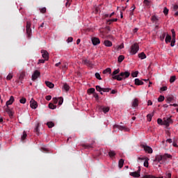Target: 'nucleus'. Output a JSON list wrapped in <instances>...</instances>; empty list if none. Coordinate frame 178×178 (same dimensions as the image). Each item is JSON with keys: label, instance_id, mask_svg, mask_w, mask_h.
Wrapping results in <instances>:
<instances>
[{"label": "nucleus", "instance_id": "1", "mask_svg": "<svg viewBox=\"0 0 178 178\" xmlns=\"http://www.w3.org/2000/svg\"><path fill=\"white\" fill-rule=\"evenodd\" d=\"M130 77V72L125 71L120 72V74L113 76V80H118V81H122L123 79H127Z\"/></svg>", "mask_w": 178, "mask_h": 178}, {"label": "nucleus", "instance_id": "2", "mask_svg": "<svg viewBox=\"0 0 178 178\" xmlns=\"http://www.w3.org/2000/svg\"><path fill=\"white\" fill-rule=\"evenodd\" d=\"M139 49H140V47L138 46V44L135 43L131 45L130 53L131 54V55H136V54L138 52Z\"/></svg>", "mask_w": 178, "mask_h": 178}, {"label": "nucleus", "instance_id": "3", "mask_svg": "<svg viewBox=\"0 0 178 178\" xmlns=\"http://www.w3.org/2000/svg\"><path fill=\"white\" fill-rule=\"evenodd\" d=\"M113 129H118V130H120L121 131H130V129L127 128V127L118 124L113 125Z\"/></svg>", "mask_w": 178, "mask_h": 178}, {"label": "nucleus", "instance_id": "4", "mask_svg": "<svg viewBox=\"0 0 178 178\" xmlns=\"http://www.w3.org/2000/svg\"><path fill=\"white\" fill-rule=\"evenodd\" d=\"M26 34L29 38L31 37V23L29 22H26Z\"/></svg>", "mask_w": 178, "mask_h": 178}, {"label": "nucleus", "instance_id": "5", "mask_svg": "<svg viewBox=\"0 0 178 178\" xmlns=\"http://www.w3.org/2000/svg\"><path fill=\"white\" fill-rule=\"evenodd\" d=\"M41 76V73L38 70H35L33 74H32V81H35L39 77Z\"/></svg>", "mask_w": 178, "mask_h": 178}, {"label": "nucleus", "instance_id": "6", "mask_svg": "<svg viewBox=\"0 0 178 178\" xmlns=\"http://www.w3.org/2000/svg\"><path fill=\"white\" fill-rule=\"evenodd\" d=\"M141 147H142V148H143L144 151H145L148 154H152V152H154L152 150V147H151L147 145H141Z\"/></svg>", "mask_w": 178, "mask_h": 178}, {"label": "nucleus", "instance_id": "7", "mask_svg": "<svg viewBox=\"0 0 178 178\" xmlns=\"http://www.w3.org/2000/svg\"><path fill=\"white\" fill-rule=\"evenodd\" d=\"M42 56L44 60H49V53L47 50H42L41 51Z\"/></svg>", "mask_w": 178, "mask_h": 178}, {"label": "nucleus", "instance_id": "8", "mask_svg": "<svg viewBox=\"0 0 178 178\" xmlns=\"http://www.w3.org/2000/svg\"><path fill=\"white\" fill-rule=\"evenodd\" d=\"M154 162H158L159 163H160V165H163V160L162 159V155L161 154L156 155L154 159Z\"/></svg>", "mask_w": 178, "mask_h": 178}, {"label": "nucleus", "instance_id": "9", "mask_svg": "<svg viewBox=\"0 0 178 178\" xmlns=\"http://www.w3.org/2000/svg\"><path fill=\"white\" fill-rule=\"evenodd\" d=\"M30 104V106L32 108V109H37V108H38V104L37 102H35V100H34V99H31Z\"/></svg>", "mask_w": 178, "mask_h": 178}, {"label": "nucleus", "instance_id": "10", "mask_svg": "<svg viewBox=\"0 0 178 178\" xmlns=\"http://www.w3.org/2000/svg\"><path fill=\"white\" fill-rule=\"evenodd\" d=\"M141 172V168L138 167V169L136 172H131L130 176L132 177H140V172Z\"/></svg>", "mask_w": 178, "mask_h": 178}, {"label": "nucleus", "instance_id": "11", "mask_svg": "<svg viewBox=\"0 0 178 178\" xmlns=\"http://www.w3.org/2000/svg\"><path fill=\"white\" fill-rule=\"evenodd\" d=\"M168 158L169 159H172V158H173V156L171 154H169L168 153H165L163 155H162V159H163V163H165V162H166Z\"/></svg>", "mask_w": 178, "mask_h": 178}, {"label": "nucleus", "instance_id": "12", "mask_svg": "<svg viewBox=\"0 0 178 178\" xmlns=\"http://www.w3.org/2000/svg\"><path fill=\"white\" fill-rule=\"evenodd\" d=\"M13 102H15V97L13 96H10V99L6 103V108H9V105H12Z\"/></svg>", "mask_w": 178, "mask_h": 178}, {"label": "nucleus", "instance_id": "13", "mask_svg": "<svg viewBox=\"0 0 178 178\" xmlns=\"http://www.w3.org/2000/svg\"><path fill=\"white\" fill-rule=\"evenodd\" d=\"M82 63H83V65H86V66H88L89 67H92V63L90 60H83Z\"/></svg>", "mask_w": 178, "mask_h": 178}, {"label": "nucleus", "instance_id": "14", "mask_svg": "<svg viewBox=\"0 0 178 178\" xmlns=\"http://www.w3.org/2000/svg\"><path fill=\"white\" fill-rule=\"evenodd\" d=\"M5 112H6V113H8V115H9L10 118H13L14 113L12 111V109L9 108V107H6L5 108Z\"/></svg>", "mask_w": 178, "mask_h": 178}, {"label": "nucleus", "instance_id": "15", "mask_svg": "<svg viewBox=\"0 0 178 178\" xmlns=\"http://www.w3.org/2000/svg\"><path fill=\"white\" fill-rule=\"evenodd\" d=\"M92 42L93 45H98V44H101V40L98 38H92Z\"/></svg>", "mask_w": 178, "mask_h": 178}, {"label": "nucleus", "instance_id": "16", "mask_svg": "<svg viewBox=\"0 0 178 178\" xmlns=\"http://www.w3.org/2000/svg\"><path fill=\"white\" fill-rule=\"evenodd\" d=\"M99 111H102L104 113H108L109 112V107H104V106H100L99 107Z\"/></svg>", "mask_w": 178, "mask_h": 178}, {"label": "nucleus", "instance_id": "17", "mask_svg": "<svg viewBox=\"0 0 178 178\" xmlns=\"http://www.w3.org/2000/svg\"><path fill=\"white\" fill-rule=\"evenodd\" d=\"M108 156H110L111 159H115V156H116V152H115L113 150H110L108 152Z\"/></svg>", "mask_w": 178, "mask_h": 178}, {"label": "nucleus", "instance_id": "18", "mask_svg": "<svg viewBox=\"0 0 178 178\" xmlns=\"http://www.w3.org/2000/svg\"><path fill=\"white\" fill-rule=\"evenodd\" d=\"M172 122V119H170V118H168L166 120H163V124L165 126H169Z\"/></svg>", "mask_w": 178, "mask_h": 178}, {"label": "nucleus", "instance_id": "19", "mask_svg": "<svg viewBox=\"0 0 178 178\" xmlns=\"http://www.w3.org/2000/svg\"><path fill=\"white\" fill-rule=\"evenodd\" d=\"M143 84H144V82H143V81L140 80L139 79H135L136 86H143Z\"/></svg>", "mask_w": 178, "mask_h": 178}, {"label": "nucleus", "instance_id": "20", "mask_svg": "<svg viewBox=\"0 0 178 178\" xmlns=\"http://www.w3.org/2000/svg\"><path fill=\"white\" fill-rule=\"evenodd\" d=\"M45 84L47 86V87H49V88H54V87H55V85H54V83L52 82L46 81H45Z\"/></svg>", "mask_w": 178, "mask_h": 178}, {"label": "nucleus", "instance_id": "21", "mask_svg": "<svg viewBox=\"0 0 178 178\" xmlns=\"http://www.w3.org/2000/svg\"><path fill=\"white\" fill-rule=\"evenodd\" d=\"M175 99V97L173 96H168L166 97V102H168V104H170V102H172V101H173Z\"/></svg>", "mask_w": 178, "mask_h": 178}, {"label": "nucleus", "instance_id": "22", "mask_svg": "<svg viewBox=\"0 0 178 178\" xmlns=\"http://www.w3.org/2000/svg\"><path fill=\"white\" fill-rule=\"evenodd\" d=\"M105 47H112V42L111 40H106L104 42Z\"/></svg>", "mask_w": 178, "mask_h": 178}, {"label": "nucleus", "instance_id": "23", "mask_svg": "<svg viewBox=\"0 0 178 178\" xmlns=\"http://www.w3.org/2000/svg\"><path fill=\"white\" fill-rule=\"evenodd\" d=\"M63 90H65L67 92L70 90V86L67 83H64L63 86Z\"/></svg>", "mask_w": 178, "mask_h": 178}, {"label": "nucleus", "instance_id": "24", "mask_svg": "<svg viewBox=\"0 0 178 178\" xmlns=\"http://www.w3.org/2000/svg\"><path fill=\"white\" fill-rule=\"evenodd\" d=\"M123 165H124V160H123V159H121L118 162V166L120 169H122V168H123Z\"/></svg>", "mask_w": 178, "mask_h": 178}, {"label": "nucleus", "instance_id": "25", "mask_svg": "<svg viewBox=\"0 0 178 178\" xmlns=\"http://www.w3.org/2000/svg\"><path fill=\"white\" fill-rule=\"evenodd\" d=\"M25 76H26V74L24 72H20L19 76V80H20L21 82L23 81Z\"/></svg>", "mask_w": 178, "mask_h": 178}, {"label": "nucleus", "instance_id": "26", "mask_svg": "<svg viewBox=\"0 0 178 178\" xmlns=\"http://www.w3.org/2000/svg\"><path fill=\"white\" fill-rule=\"evenodd\" d=\"M132 106H134V108H136L137 106H138V99H135L133 102H132Z\"/></svg>", "mask_w": 178, "mask_h": 178}, {"label": "nucleus", "instance_id": "27", "mask_svg": "<svg viewBox=\"0 0 178 178\" xmlns=\"http://www.w3.org/2000/svg\"><path fill=\"white\" fill-rule=\"evenodd\" d=\"M138 58H140V59H145L147 58V55H145V53L142 52L138 54Z\"/></svg>", "mask_w": 178, "mask_h": 178}, {"label": "nucleus", "instance_id": "28", "mask_svg": "<svg viewBox=\"0 0 178 178\" xmlns=\"http://www.w3.org/2000/svg\"><path fill=\"white\" fill-rule=\"evenodd\" d=\"M172 41V36H170V35H166L165 37V42L166 44H168V42H171Z\"/></svg>", "mask_w": 178, "mask_h": 178}, {"label": "nucleus", "instance_id": "29", "mask_svg": "<svg viewBox=\"0 0 178 178\" xmlns=\"http://www.w3.org/2000/svg\"><path fill=\"white\" fill-rule=\"evenodd\" d=\"M106 73H109V74H111V73H112V70L109 67L106 68L103 71V74H106Z\"/></svg>", "mask_w": 178, "mask_h": 178}, {"label": "nucleus", "instance_id": "30", "mask_svg": "<svg viewBox=\"0 0 178 178\" xmlns=\"http://www.w3.org/2000/svg\"><path fill=\"white\" fill-rule=\"evenodd\" d=\"M120 72V70L118 68V69L115 70L111 74V76H113V77H115V76H117L116 74H119Z\"/></svg>", "mask_w": 178, "mask_h": 178}, {"label": "nucleus", "instance_id": "31", "mask_svg": "<svg viewBox=\"0 0 178 178\" xmlns=\"http://www.w3.org/2000/svg\"><path fill=\"white\" fill-rule=\"evenodd\" d=\"M47 126H48L49 129H52V127H54L55 126V124L52 122H48L47 123Z\"/></svg>", "mask_w": 178, "mask_h": 178}, {"label": "nucleus", "instance_id": "32", "mask_svg": "<svg viewBox=\"0 0 178 178\" xmlns=\"http://www.w3.org/2000/svg\"><path fill=\"white\" fill-rule=\"evenodd\" d=\"M26 138H27V134L26 133V131H24L23 135L21 137V140L24 141V140H26Z\"/></svg>", "mask_w": 178, "mask_h": 178}, {"label": "nucleus", "instance_id": "33", "mask_svg": "<svg viewBox=\"0 0 178 178\" xmlns=\"http://www.w3.org/2000/svg\"><path fill=\"white\" fill-rule=\"evenodd\" d=\"M124 60V56L120 55L118 56V62L121 63V62H123Z\"/></svg>", "mask_w": 178, "mask_h": 178}, {"label": "nucleus", "instance_id": "34", "mask_svg": "<svg viewBox=\"0 0 178 178\" xmlns=\"http://www.w3.org/2000/svg\"><path fill=\"white\" fill-rule=\"evenodd\" d=\"M95 92V88H91L88 90V94H94Z\"/></svg>", "mask_w": 178, "mask_h": 178}, {"label": "nucleus", "instance_id": "35", "mask_svg": "<svg viewBox=\"0 0 178 178\" xmlns=\"http://www.w3.org/2000/svg\"><path fill=\"white\" fill-rule=\"evenodd\" d=\"M165 101V97L160 95L158 98V102H163Z\"/></svg>", "mask_w": 178, "mask_h": 178}, {"label": "nucleus", "instance_id": "36", "mask_svg": "<svg viewBox=\"0 0 178 178\" xmlns=\"http://www.w3.org/2000/svg\"><path fill=\"white\" fill-rule=\"evenodd\" d=\"M49 109H56V105H54L52 103H49Z\"/></svg>", "mask_w": 178, "mask_h": 178}, {"label": "nucleus", "instance_id": "37", "mask_svg": "<svg viewBox=\"0 0 178 178\" xmlns=\"http://www.w3.org/2000/svg\"><path fill=\"white\" fill-rule=\"evenodd\" d=\"M58 105H62L63 104V97H60L58 98Z\"/></svg>", "mask_w": 178, "mask_h": 178}, {"label": "nucleus", "instance_id": "38", "mask_svg": "<svg viewBox=\"0 0 178 178\" xmlns=\"http://www.w3.org/2000/svg\"><path fill=\"white\" fill-rule=\"evenodd\" d=\"M176 81V76H172L170 78V83H175Z\"/></svg>", "mask_w": 178, "mask_h": 178}, {"label": "nucleus", "instance_id": "39", "mask_svg": "<svg viewBox=\"0 0 178 178\" xmlns=\"http://www.w3.org/2000/svg\"><path fill=\"white\" fill-rule=\"evenodd\" d=\"M152 116H154V115L152 114H148L147 115V119L148 122H151V120H152Z\"/></svg>", "mask_w": 178, "mask_h": 178}, {"label": "nucleus", "instance_id": "40", "mask_svg": "<svg viewBox=\"0 0 178 178\" xmlns=\"http://www.w3.org/2000/svg\"><path fill=\"white\" fill-rule=\"evenodd\" d=\"M95 76L96 79H97V80H102V78H101V74H99V73L96 72Z\"/></svg>", "mask_w": 178, "mask_h": 178}, {"label": "nucleus", "instance_id": "41", "mask_svg": "<svg viewBox=\"0 0 178 178\" xmlns=\"http://www.w3.org/2000/svg\"><path fill=\"white\" fill-rule=\"evenodd\" d=\"M165 37H166V33H163L162 35L160 36V40L161 41H163L165 40Z\"/></svg>", "mask_w": 178, "mask_h": 178}, {"label": "nucleus", "instance_id": "42", "mask_svg": "<svg viewBox=\"0 0 178 178\" xmlns=\"http://www.w3.org/2000/svg\"><path fill=\"white\" fill-rule=\"evenodd\" d=\"M83 147L86 149H90V148H92V145H83Z\"/></svg>", "mask_w": 178, "mask_h": 178}, {"label": "nucleus", "instance_id": "43", "mask_svg": "<svg viewBox=\"0 0 178 178\" xmlns=\"http://www.w3.org/2000/svg\"><path fill=\"white\" fill-rule=\"evenodd\" d=\"M107 22H108V24H111V23L113 22H118V18L108 19Z\"/></svg>", "mask_w": 178, "mask_h": 178}, {"label": "nucleus", "instance_id": "44", "mask_svg": "<svg viewBox=\"0 0 178 178\" xmlns=\"http://www.w3.org/2000/svg\"><path fill=\"white\" fill-rule=\"evenodd\" d=\"M60 68L62 69L63 70H67V64H64L63 65L60 67Z\"/></svg>", "mask_w": 178, "mask_h": 178}, {"label": "nucleus", "instance_id": "45", "mask_svg": "<svg viewBox=\"0 0 178 178\" xmlns=\"http://www.w3.org/2000/svg\"><path fill=\"white\" fill-rule=\"evenodd\" d=\"M132 77H137L138 76V71H136L131 73Z\"/></svg>", "mask_w": 178, "mask_h": 178}, {"label": "nucleus", "instance_id": "46", "mask_svg": "<svg viewBox=\"0 0 178 178\" xmlns=\"http://www.w3.org/2000/svg\"><path fill=\"white\" fill-rule=\"evenodd\" d=\"M102 91H103V92H109V91H111V88H103Z\"/></svg>", "mask_w": 178, "mask_h": 178}, {"label": "nucleus", "instance_id": "47", "mask_svg": "<svg viewBox=\"0 0 178 178\" xmlns=\"http://www.w3.org/2000/svg\"><path fill=\"white\" fill-rule=\"evenodd\" d=\"M96 90L97 91H99V92H101L103 90V88H101L99 86H96Z\"/></svg>", "mask_w": 178, "mask_h": 178}, {"label": "nucleus", "instance_id": "48", "mask_svg": "<svg viewBox=\"0 0 178 178\" xmlns=\"http://www.w3.org/2000/svg\"><path fill=\"white\" fill-rule=\"evenodd\" d=\"M175 42H176V38H172V41H171V43H170L171 47H175Z\"/></svg>", "mask_w": 178, "mask_h": 178}, {"label": "nucleus", "instance_id": "49", "mask_svg": "<svg viewBox=\"0 0 178 178\" xmlns=\"http://www.w3.org/2000/svg\"><path fill=\"white\" fill-rule=\"evenodd\" d=\"M71 2H72V0H67V2H66V3H65V6H66L67 8H69V6H70Z\"/></svg>", "mask_w": 178, "mask_h": 178}, {"label": "nucleus", "instance_id": "50", "mask_svg": "<svg viewBox=\"0 0 178 178\" xmlns=\"http://www.w3.org/2000/svg\"><path fill=\"white\" fill-rule=\"evenodd\" d=\"M163 13H164V15H168V13H169V9H168L166 7H165L163 9Z\"/></svg>", "mask_w": 178, "mask_h": 178}, {"label": "nucleus", "instance_id": "51", "mask_svg": "<svg viewBox=\"0 0 178 178\" xmlns=\"http://www.w3.org/2000/svg\"><path fill=\"white\" fill-rule=\"evenodd\" d=\"M7 80H12V79H13V75H12L11 74H9L7 77H6Z\"/></svg>", "mask_w": 178, "mask_h": 178}, {"label": "nucleus", "instance_id": "52", "mask_svg": "<svg viewBox=\"0 0 178 178\" xmlns=\"http://www.w3.org/2000/svg\"><path fill=\"white\" fill-rule=\"evenodd\" d=\"M142 178H155L154 175H145Z\"/></svg>", "mask_w": 178, "mask_h": 178}, {"label": "nucleus", "instance_id": "53", "mask_svg": "<svg viewBox=\"0 0 178 178\" xmlns=\"http://www.w3.org/2000/svg\"><path fill=\"white\" fill-rule=\"evenodd\" d=\"M172 38H176V33L175 32V29H172Z\"/></svg>", "mask_w": 178, "mask_h": 178}, {"label": "nucleus", "instance_id": "54", "mask_svg": "<svg viewBox=\"0 0 178 178\" xmlns=\"http://www.w3.org/2000/svg\"><path fill=\"white\" fill-rule=\"evenodd\" d=\"M20 104H24L26 102V98L22 97L20 100H19Z\"/></svg>", "mask_w": 178, "mask_h": 178}, {"label": "nucleus", "instance_id": "55", "mask_svg": "<svg viewBox=\"0 0 178 178\" xmlns=\"http://www.w3.org/2000/svg\"><path fill=\"white\" fill-rule=\"evenodd\" d=\"M45 12H47V8L45 7L40 9L41 13H45Z\"/></svg>", "mask_w": 178, "mask_h": 178}, {"label": "nucleus", "instance_id": "56", "mask_svg": "<svg viewBox=\"0 0 178 178\" xmlns=\"http://www.w3.org/2000/svg\"><path fill=\"white\" fill-rule=\"evenodd\" d=\"M152 20L153 22H158V17H156V16H153L152 17Z\"/></svg>", "mask_w": 178, "mask_h": 178}, {"label": "nucleus", "instance_id": "57", "mask_svg": "<svg viewBox=\"0 0 178 178\" xmlns=\"http://www.w3.org/2000/svg\"><path fill=\"white\" fill-rule=\"evenodd\" d=\"M45 99H47V101H51V99H52V96L47 95L46 96Z\"/></svg>", "mask_w": 178, "mask_h": 178}, {"label": "nucleus", "instance_id": "58", "mask_svg": "<svg viewBox=\"0 0 178 178\" xmlns=\"http://www.w3.org/2000/svg\"><path fill=\"white\" fill-rule=\"evenodd\" d=\"M53 102H54V104H58V98L54 97L53 98Z\"/></svg>", "mask_w": 178, "mask_h": 178}, {"label": "nucleus", "instance_id": "59", "mask_svg": "<svg viewBox=\"0 0 178 178\" xmlns=\"http://www.w3.org/2000/svg\"><path fill=\"white\" fill-rule=\"evenodd\" d=\"M157 123L158 124H162V123H163V121L162 120V119L159 118L157 120Z\"/></svg>", "mask_w": 178, "mask_h": 178}, {"label": "nucleus", "instance_id": "60", "mask_svg": "<svg viewBox=\"0 0 178 178\" xmlns=\"http://www.w3.org/2000/svg\"><path fill=\"white\" fill-rule=\"evenodd\" d=\"M93 97H94V98H95V99L97 101H98V99L99 98V97L98 96V95L97 93H94Z\"/></svg>", "mask_w": 178, "mask_h": 178}, {"label": "nucleus", "instance_id": "61", "mask_svg": "<svg viewBox=\"0 0 178 178\" xmlns=\"http://www.w3.org/2000/svg\"><path fill=\"white\" fill-rule=\"evenodd\" d=\"M67 41V42H73V38L72 37L68 38Z\"/></svg>", "mask_w": 178, "mask_h": 178}, {"label": "nucleus", "instance_id": "62", "mask_svg": "<svg viewBox=\"0 0 178 178\" xmlns=\"http://www.w3.org/2000/svg\"><path fill=\"white\" fill-rule=\"evenodd\" d=\"M168 90V87L166 86H163L161 88V91H166Z\"/></svg>", "mask_w": 178, "mask_h": 178}, {"label": "nucleus", "instance_id": "63", "mask_svg": "<svg viewBox=\"0 0 178 178\" xmlns=\"http://www.w3.org/2000/svg\"><path fill=\"white\" fill-rule=\"evenodd\" d=\"M45 59L44 60V59H40L39 60H38V64H40V63H45Z\"/></svg>", "mask_w": 178, "mask_h": 178}, {"label": "nucleus", "instance_id": "64", "mask_svg": "<svg viewBox=\"0 0 178 178\" xmlns=\"http://www.w3.org/2000/svg\"><path fill=\"white\" fill-rule=\"evenodd\" d=\"M144 166L145 168H148V161L145 160L144 162Z\"/></svg>", "mask_w": 178, "mask_h": 178}]
</instances>
